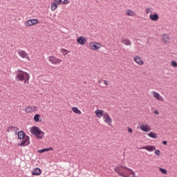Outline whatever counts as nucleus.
Segmentation results:
<instances>
[{
	"mask_svg": "<svg viewBox=\"0 0 177 177\" xmlns=\"http://www.w3.org/2000/svg\"><path fill=\"white\" fill-rule=\"evenodd\" d=\"M18 138L22 141L21 143L18 144V146H21V147H25L26 146H28L30 145V137L26 136V133L23 131H20L17 133Z\"/></svg>",
	"mask_w": 177,
	"mask_h": 177,
	"instance_id": "obj_1",
	"label": "nucleus"
},
{
	"mask_svg": "<svg viewBox=\"0 0 177 177\" xmlns=\"http://www.w3.org/2000/svg\"><path fill=\"white\" fill-rule=\"evenodd\" d=\"M30 133L34 135L37 139H43L45 135V132L37 126H33L30 128Z\"/></svg>",
	"mask_w": 177,
	"mask_h": 177,
	"instance_id": "obj_2",
	"label": "nucleus"
},
{
	"mask_svg": "<svg viewBox=\"0 0 177 177\" xmlns=\"http://www.w3.org/2000/svg\"><path fill=\"white\" fill-rule=\"evenodd\" d=\"M17 81H24V84H28L30 80V74L27 72L19 71L17 75Z\"/></svg>",
	"mask_w": 177,
	"mask_h": 177,
	"instance_id": "obj_3",
	"label": "nucleus"
},
{
	"mask_svg": "<svg viewBox=\"0 0 177 177\" xmlns=\"http://www.w3.org/2000/svg\"><path fill=\"white\" fill-rule=\"evenodd\" d=\"M88 47L91 50H99V49H102L103 48V45L100 43L90 41L88 44Z\"/></svg>",
	"mask_w": 177,
	"mask_h": 177,
	"instance_id": "obj_4",
	"label": "nucleus"
},
{
	"mask_svg": "<svg viewBox=\"0 0 177 177\" xmlns=\"http://www.w3.org/2000/svg\"><path fill=\"white\" fill-rule=\"evenodd\" d=\"M48 62H50V63H51V64H53L54 66H59V64H61L63 60L53 55H50V57H48Z\"/></svg>",
	"mask_w": 177,
	"mask_h": 177,
	"instance_id": "obj_5",
	"label": "nucleus"
},
{
	"mask_svg": "<svg viewBox=\"0 0 177 177\" xmlns=\"http://www.w3.org/2000/svg\"><path fill=\"white\" fill-rule=\"evenodd\" d=\"M37 24H39L38 19H30L24 23L25 27H32V26H37Z\"/></svg>",
	"mask_w": 177,
	"mask_h": 177,
	"instance_id": "obj_6",
	"label": "nucleus"
},
{
	"mask_svg": "<svg viewBox=\"0 0 177 177\" xmlns=\"http://www.w3.org/2000/svg\"><path fill=\"white\" fill-rule=\"evenodd\" d=\"M25 111L28 114H31L32 113H37V111H38V107L34 105H30L25 108Z\"/></svg>",
	"mask_w": 177,
	"mask_h": 177,
	"instance_id": "obj_7",
	"label": "nucleus"
},
{
	"mask_svg": "<svg viewBox=\"0 0 177 177\" xmlns=\"http://www.w3.org/2000/svg\"><path fill=\"white\" fill-rule=\"evenodd\" d=\"M17 53L21 59H26V60L30 61V58L27 52L24 51V50H17Z\"/></svg>",
	"mask_w": 177,
	"mask_h": 177,
	"instance_id": "obj_8",
	"label": "nucleus"
},
{
	"mask_svg": "<svg viewBox=\"0 0 177 177\" xmlns=\"http://www.w3.org/2000/svg\"><path fill=\"white\" fill-rule=\"evenodd\" d=\"M151 95L156 100H158V102H164V97H162L160 93L156 91H152Z\"/></svg>",
	"mask_w": 177,
	"mask_h": 177,
	"instance_id": "obj_9",
	"label": "nucleus"
},
{
	"mask_svg": "<svg viewBox=\"0 0 177 177\" xmlns=\"http://www.w3.org/2000/svg\"><path fill=\"white\" fill-rule=\"evenodd\" d=\"M76 42L78 44V45H82L84 46V45L88 42V40L86 39V37L84 36H80L77 38Z\"/></svg>",
	"mask_w": 177,
	"mask_h": 177,
	"instance_id": "obj_10",
	"label": "nucleus"
},
{
	"mask_svg": "<svg viewBox=\"0 0 177 177\" xmlns=\"http://www.w3.org/2000/svg\"><path fill=\"white\" fill-rule=\"evenodd\" d=\"M103 120L105 124H107V125H111L113 122V119H111V117L109 113H104V117L103 118Z\"/></svg>",
	"mask_w": 177,
	"mask_h": 177,
	"instance_id": "obj_11",
	"label": "nucleus"
},
{
	"mask_svg": "<svg viewBox=\"0 0 177 177\" xmlns=\"http://www.w3.org/2000/svg\"><path fill=\"white\" fill-rule=\"evenodd\" d=\"M133 60L136 64L138 66H143L145 64V61L140 56L136 55L133 57Z\"/></svg>",
	"mask_w": 177,
	"mask_h": 177,
	"instance_id": "obj_12",
	"label": "nucleus"
},
{
	"mask_svg": "<svg viewBox=\"0 0 177 177\" xmlns=\"http://www.w3.org/2000/svg\"><path fill=\"white\" fill-rule=\"evenodd\" d=\"M140 129L142 131V132H150L151 131V126L149 124H140Z\"/></svg>",
	"mask_w": 177,
	"mask_h": 177,
	"instance_id": "obj_13",
	"label": "nucleus"
},
{
	"mask_svg": "<svg viewBox=\"0 0 177 177\" xmlns=\"http://www.w3.org/2000/svg\"><path fill=\"white\" fill-rule=\"evenodd\" d=\"M125 15L128 17H135V16H136V12L131 9H127L125 11Z\"/></svg>",
	"mask_w": 177,
	"mask_h": 177,
	"instance_id": "obj_14",
	"label": "nucleus"
},
{
	"mask_svg": "<svg viewBox=\"0 0 177 177\" xmlns=\"http://www.w3.org/2000/svg\"><path fill=\"white\" fill-rule=\"evenodd\" d=\"M149 19L150 20H151V21H158V20L160 19V15H158V14L151 13L149 15Z\"/></svg>",
	"mask_w": 177,
	"mask_h": 177,
	"instance_id": "obj_15",
	"label": "nucleus"
},
{
	"mask_svg": "<svg viewBox=\"0 0 177 177\" xmlns=\"http://www.w3.org/2000/svg\"><path fill=\"white\" fill-rule=\"evenodd\" d=\"M104 111L103 110L97 109L95 111V114L97 117V118H102V117H104Z\"/></svg>",
	"mask_w": 177,
	"mask_h": 177,
	"instance_id": "obj_16",
	"label": "nucleus"
},
{
	"mask_svg": "<svg viewBox=\"0 0 177 177\" xmlns=\"http://www.w3.org/2000/svg\"><path fill=\"white\" fill-rule=\"evenodd\" d=\"M41 174H42V171L38 167L35 168L32 171V175H34L35 176H39Z\"/></svg>",
	"mask_w": 177,
	"mask_h": 177,
	"instance_id": "obj_17",
	"label": "nucleus"
},
{
	"mask_svg": "<svg viewBox=\"0 0 177 177\" xmlns=\"http://www.w3.org/2000/svg\"><path fill=\"white\" fill-rule=\"evenodd\" d=\"M162 41L164 44H168L170 41L169 35L168 34L162 35Z\"/></svg>",
	"mask_w": 177,
	"mask_h": 177,
	"instance_id": "obj_18",
	"label": "nucleus"
},
{
	"mask_svg": "<svg viewBox=\"0 0 177 177\" xmlns=\"http://www.w3.org/2000/svg\"><path fill=\"white\" fill-rule=\"evenodd\" d=\"M144 150H147V151H154L156 150V147L154 145H146L142 147Z\"/></svg>",
	"mask_w": 177,
	"mask_h": 177,
	"instance_id": "obj_19",
	"label": "nucleus"
},
{
	"mask_svg": "<svg viewBox=\"0 0 177 177\" xmlns=\"http://www.w3.org/2000/svg\"><path fill=\"white\" fill-rule=\"evenodd\" d=\"M18 131H19V128L13 126H10L7 129V132L8 133L14 132L15 133H17Z\"/></svg>",
	"mask_w": 177,
	"mask_h": 177,
	"instance_id": "obj_20",
	"label": "nucleus"
},
{
	"mask_svg": "<svg viewBox=\"0 0 177 177\" xmlns=\"http://www.w3.org/2000/svg\"><path fill=\"white\" fill-rule=\"evenodd\" d=\"M57 8H59V4L57 3H55V1H53L50 5V9L52 12H55V10L57 9Z\"/></svg>",
	"mask_w": 177,
	"mask_h": 177,
	"instance_id": "obj_21",
	"label": "nucleus"
},
{
	"mask_svg": "<svg viewBox=\"0 0 177 177\" xmlns=\"http://www.w3.org/2000/svg\"><path fill=\"white\" fill-rule=\"evenodd\" d=\"M33 120L35 122H41V121H42V118H41V115L38 113L34 115Z\"/></svg>",
	"mask_w": 177,
	"mask_h": 177,
	"instance_id": "obj_22",
	"label": "nucleus"
},
{
	"mask_svg": "<svg viewBox=\"0 0 177 177\" xmlns=\"http://www.w3.org/2000/svg\"><path fill=\"white\" fill-rule=\"evenodd\" d=\"M122 44H123V45H126L127 46H131L132 44L131 43V40L128 39H122L121 41Z\"/></svg>",
	"mask_w": 177,
	"mask_h": 177,
	"instance_id": "obj_23",
	"label": "nucleus"
},
{
	"mask_svg": "<svg viewBox=\"0 0 177 177\" xmlns=\"http://www.w3.org/2000/svg\"><path fill=\"white\" fill-rule=\"evenodd\" d=\"M147 136L149 138H151L152 139H157V138H158V135L157 134V133H155V132H153V131L149 132L147 134Z\"/></svg>",
	"mask_w": 177,
	"mask_h": 177,
	"instance_id": "obj_24",
	"label": "nucleus"
},
{
	"mask_svg": "<svg viewBox=\"0 0 177 177\" xmlns=\"http://www.w3.org/2000/svg\"><path fill=\"white\" fill-rule=\"evenodd\" d=\"M71 110L73 113H75V114H77L78 115H80V114H82V112H81V111L79 110L77 107H75V106L73 107Z\"/></svg>",
	"mask_w": 177,
	"mask_h": 177,
	"instance_id": "obj_25",
	"label": "nucleus"
},
{
	"mask_svg": "<svg viewBox=\"0 0 177 177\" xmlns=\"http://www.w3.org/2000/svg\"><path fill=\"white\" fill-rule=\"evenodd\" d=\"M61 53H62V55H64V56H66V55H68V53H70V51H68L67 49L62 48Z\"/></svg>",
	"mask_w": 177,
	"mask_h": 177,
	"instance_id": "obj_26",
	"label": "nucleus"
},
{
	"mask_svg": "<svg viewBox=\"0 0 177 177\" xmlns=\"http://www.w3.org/2000/svg\"><path fill=\"white\" fill-rule=\"evenodd\" d=\"M50 150H53V148H48V149L46 148V149H39L37 151H38V153H45V151H49Z\"/></svg>",
	"mask_w": 177,
	"mask_h": 177,
	"instance_id": "obj_27",
	"label": "nucleus"
},
{
	"mask_svg": "<svg viewBox=\"0 0 177 177\" xmlns=\"http://www.w3.org/2000/svg\"><path fill=\"white\" fill-rule=\"evenodd\" d=\"M159 171L161 172V174H162L163 175H167V174H168V171H167V169H162L161 167H159Z\"/></svg>",
	"mask_w": 177,
	"mask_h": 177,
	"instance_id": "obj_28",
	"label": "nucleus"
},
{
	"mask_svg": "<svg viewBox=\"0 0 177 177\" xmlns=\"http://www.w3.org/2000/svg\"><path fill=\"white\" fill-rule=\"evenodd\" d=\"M171 67H174V68H177V62L176 61L172 60L170 63Z\"/></svg>",
	"mask_w": 177,
	"mask_h": 177,
	"instance_id": "obj_29",
	"label": "nucleus"
},
{
	"mask_svg": "<svg viewBox=\"0 0 177 177\" xmlns=\"http://www.w3.org/2000/svg\"><path fill=\"white\" fill-rule=\"evenodd\" d=\"M152 12H153V10L151 8H145V13L147 14V15H149V13H152Z\"/></svg>",
	"mask_w": 177,
	"mask_h": 177,
	"instance_id": "obj_30",
	"label": "nucleus"
},
{
	"mask_svg": "<svg viewBox=\"0 0 177 177\" xmlns=\"http://www.w3.org/2000/svg\"><path fill=\"white\" fill-rule=\"evenodd\" d=\"M62 5H68L70 3V1L68 0H64L63 2L62 1Z\"/></svg>",
	"mask_w": 177,
	"mask_h": 177,
	"instance_id": "obj_31",
	"label": "nucleus"
},
{
	"mask_svg": "<svg viewBox=\"0 0 177 177\" xmlns=\"http://www.w3.org/2000/svg\"><path fill=\"white\" fill-rule=\"evenodd\" d=\"M155 154H156V156H161V151L158 149H155Z\"/></svg>",
	"mask_w": 177,
	"mask_h": 177,
	"instance_id": "obj_32",
	"label": "nucleus"
},
{
	"mask_svg": "<svg viewBox=\"0 0 177 177\" xmlns=\"http://www.w3.org/2000/svg\"><path fill=\"white\" fill-rule=\"evenodd\" d=\"M53 1L58 5H62V0H53Z\"/></svg>",
	"mask_w": 177,
	"mask_h": 177,
	"instance_id": "obj_33",
	"label": "nucleus"
},
{
	"mask_svg": "<svg viewBox=\"0 0 177 177\" xmlns=\"http://www.w3.org/2000/svg\"><path fill=\"white\" fill-rule=\"evenodd\" d=\"M127 131H128L129 133H133V130L132 129H131L130 127H127Z\"/></svg>",
	"mask_w": 177,
	"mask_h": 177,
	"instance_id": "obj_34",
	"label": "nucleus"
},
{
	"mask_svg": "<svg viewBox=\"0 0 177 177\" xmlns=\"http://www.w3.org/2000/svg\"><path fill=\"white\" fill-rule=\"evenodd\" d=\"M153 113L156 114V115H158V114H160V112L158 111V110H155Z\"/></svg>",
	"mask_w": 177,
	"mask_h": 177,
	"instance_id": "obj_35",
	"label": "nucleus"
},
{
	"mask_svg": "<svg viewBox=\"0 0 177 177\" xmlns=\"http://www.w3.org/2000/svg\"><path fill=\"white\" fill-rule=\"evenodd\" d=\"M104 85H109V82H107V80H104Z\"/></svg>",
	"mask_w": 177,
	"mask_h": 177,
	"instance_id": "obj_36",
	"label": "nucleus"
},
{
	"mask_svg": "<svg viewBox=\"0 0 177 177\" xmlns=\"http://www.w3.org/2000/svg\"><path fill=\"white\" fill-rule=\"evenodd\" d=\"M162 145H167V142L164 140L162 141Z\"/></svg>",
	"mask_w": 177,
	"mask_h": 177,
	"instance_id": "obj_37",
	"label": "nucleus"
}]
</instances>
